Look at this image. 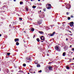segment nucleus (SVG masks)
Listing matches in <instances>:
<instances>
[{
	"label": "nucleus",
	"mask_w": 74,
	"mask_h": 74,
	"mask_svg": "<svg viewBox=\"0 0 74 74\" xmlns=\"http://www.w3.org/2000/svg\"><path fill=\"white\" fill-rule=\"evenodd\" d=\"M51 7L52 6H51V4H48V7L47 8L48 9V10H50V9H51Z\"/></svg>",
	"instance_id": "nucleus-1"
},
{
	"label": "nucleus",
	"mask_w": 74,
	"mask_h": 74,
	"mask_svg": "<svg viewBox=\"0 0 74 74\" xmlns=\"http://www.w3.org/2000/svg\"><path fill=\"white\" fill-rule=\"evenodd\" d=\"M55 48L56 50H57V51L60 50V47H58V46H56Z\"/></svg>",
	"instance_id": "nucleus-2"
},
{
	"label": "nucleus",
	"mask_w": 74,
	"mask_h": 74,
	"mask_svg": "<svg viewBox=\"0 0 74 74\" xmlns=\"http://www.w3.org/2000/svg\"><path fill=\"white\" fill-rule=\"evenodd\" d=\"M66 8L67 9H70L71 8V5H70V4H69L67 6H66Z\"/></svg>",
	"instance_id": "nucleus-3"
},
{
	"label": "nucleus",
	"mask_w": 74,
	"mask_h": 74,
	"mask_svg": "<svg viewBox=\"0 0 74 74\" xmlns=\"http://www.w3.org/2000/svg\"><path fill=\"white\" fill-rule=\"evenodd\" d=\"M55 34V32H53L52 34H48V36H53L54 34Z\"/></svg>",
	"instance_id": "nucleus-4"
},
{
	"label": "nucleus",
	"mask_w": 74,
	"mask_h": 74,
	"mask_svg": "<svg viewBox=\"0 0 74 74\" xmlns=\"http://www.w3.org/2000/svg\"><path fill=\"white\" fill-rule=\"evenodd\" d=\"M70 23V26H71V27L72 26H73V25H74V22H71Z\"/></svg>",
	"instance_id": "nucleus-5"
},
{
	"label": "nucleus",
	"mask_w": 74,
	"mask_h": 74,
	"mask_svg": "<svg viewBox=\"0 0 74 74\" xmlns=\"http://www.w3.org/2000/svg\"><path fill=\"white\" fill-rule=\"evenodd\" d=\"M49 70H52V67L49 66L48 67Z\"/></svg>",
	"instance_id": "nucleus-6"
},
{
	"label": "nucleus",
	"mask_w": 74,
	"mask_h": 74,
	"mask_svg": "<svg viewBox=\"0 0 74 74\" xmlns=\"http://www.w3.org/2000/svg\"><path fill=\"white\" fill-rule=\"evenodd\" d=\"M34 63L36 64H38V60H36L34 61Z\"/></svg>",
	"instance_id": "nucleus-7"
},
{
	"label": "nucleus",
	"mask_w": 74,
	"mask_h": 74,
	"mask_svg": "<svg viewBox=\"0 0 74 74\" xmlns=\"http://www.w3.org/2000/svg\"><path fill=\"white\" fill-rule=\"evenodd\" d=\"M19 41V38H16L14 39V41L16 42V41Z\"/></svg>",
	"instance_id": "nucleus-8"
},
{
	"label": "nucleus",
	"mask_w": 74,
	"mask_h": 74,
	"mask_svg": "<svg viewBox=\"0 0 74 74\" xmlns=\"http://www.w3.org/2000/svg\"><path fill=\"white\" fill-rule=\"evenodd\" d=\"M37 23H38V25H40V24L41 23V21H38Z\"/></svg>",
	"instance_id": "nucleus-9"
},
{
	"label": "nucleus",
	"mask_w": 74,
	"mask_h": 74,
	"mask_svg": "<svg viewBox=\"0 0 74 74\" xmlns=\"http://www.w3.org/2000/svg\"><path fill=\"white\" fill-rule=\"evenodd\" d=\"M18 72L21 73H23V71H21V70H20V71H18Z\"/></svg>",
	"instance_id": "nucleus-10"
},
{
	"label": "nucleus",
	"mask_w": 74,
	"mask_h": 74,
	"mask_svg": "<svg viewBox=\"0 0 74 74\" xmlns=\"http://www.w3.org/2000/svg\"><path fill=\"white\" fill-rule=\"evenodd\" d=\"M38 32L39 33H40L41 34H43V33H44V32H43L39 31Z\"/></svg>",
	"instance_id": "nucleus-11"
},
{
	"label": "nucleus",
	"mask_w": 74,
	"mask_h": 74,
	"mask_svg": "<svg viewBox=\"0 0 74 74\" xmlns=\"http://www.w3.org/2000/svg\"><path fill=\"white\" fill-rule=\"evenodd\" d=\"M36 40L38 42H39L40 41V39L39 38H36Z\"/></svg>",
	"instance_id": "nucleus-12"
},
{
	"label": "nucleus",
	"mask_w": 74,
	"mask_h": 74,
	"mask_svg": "<svg viewBox=\"0 0 74 74\" xmlns=\"http://www.w3.org/2000/svg\"><path fill=\"white\" fill-rule=\"evenodd\" d=\"M45 37L44 36H42L41 37H40V39L42 40V38H44Z\"/></svg>",
	"instance_id": "nucleus-13"
},
{
	"label": "nucleus",
	"mask_w": 74,
	"mask_h": 74,
	"mask_svg": "<svg viewBox=\"0 0 74 74\" xmlns=\"http://www.w3.org/2000/svg\"><path fill=\"white\" fill-rule=\"evenodd\" d=\"M40 65L39 64H37V67H40Z\"/></svg>",
	"instance_id": "nucleus-14"
},
{
	"label": "nucleus",
	"mask_w": 74,
	"mask_h": 74,
	"mask_svg": "<svg viewBox=\"0 0 74 74\" xmlns=\"http://www.w3.org/2000/svg\"><path fill=\"white\" fill-rule=\"evenodd\" d=\"M19 45V42H16V45Z\"/></svg>",
	"instance_id": "nucleus-15"
},
{
	"label": "nucleus",
	"mask_w": 74,
	"mask_h": 74,
	"mask_svg": "<svg viewBox=\"0 0 74 74\" xmlns=\"http://www.w3.org/2000/svg\"><path fill=\"white\" fill-rule=\"evenodd\" d=\"M65 53H66L65 52H64L63 53L62 56H65Z\"/></svg>",
	"instance_id": "nucleus-16"
},
{
	"label": "nucleus",
	"mask_w": 74,
	"mask_h": 74,
	"mask_svg": "<svg viewBox=\"0 0 74 74\" xmlns=\"http://www.w3.org/2000/svg\"><path fill=\"white\" fill-rule=\"evenodd\" d=\"M31 31H32V32H34V29L32 28L31 29Z\"/></svg>",
	"instance_id": "nucleus-17"
},
{
	"label": "nucleus",
	"mask_w": 74,
	"mask_h": 74,
	"mask_svg": "<svg viewBox=\"0 0 74 74\" xmlns=\"http://www.w3.org/2000/svg\"><path fill=\"white\" fill-rule=\"evenodd\" d=\"M26 64H23V67H25L26 66Z\"/></svg>",
	"instance_id": "nucleus-18"
},
{
	"label": "nucleus",
	"mask_w": 74,
	"mask_h": 74,
	"mask_svg": "<svg viewBox=\"0 0 74 74\" xmlns=\"http://www.w3.org/2000/svg\"><path fill=\"white\" fill-rule=\"evenodd\" d=\"M36 7V6H32L33 8H35Z\"/></svg>",
	"instance_id": "nucleus-19"
},
{
	"label": "nucleus",
	"mask_w": 74,
	"mask_h": 74,
	"mask_svg": "<svg viewBox=\"0 0 74 74\" xmlns=\"http://www.w3.org/2000/svg\"><path fill=\"white\" fill-rule=\"evenodd\" d=\"M10 54H11V53H7V55H8V56L10 55Z\"/></svg>",
	"instance_id": "nucleus-20"
},
{
	"label": "nucleus",
	"mask_w": 74,
	"mask_h": 74,
	"mask_svg": "<svg viewBox=\"0 0 74 74\" xmlns=\"http://www.w3.org/2000/svg\"><path fill=\"white\" fill-rule=\"evenodd\" d=\"M19 20H20V21H22V18L21 17H20L19 18Z\"/></svg>",
	"instance_id": "nucleus-21"
},
{
	"label": "nucleus",
	"mask_w": 74,
	"mask_h": 74,
	"mask_svg": "<svg viewBox=\"0 0 74 74\" xmlns=\"http://www.w3.org/2000/svg\"><path fill=\"white\" fill-rule=\"evenodd\" d=\"M28 60H29V62H31V61H32V59H31L30 58H29Z\"/></svg>",
	"instance_id": "nucleus-22"
},
{
	"label": "nucleus",
	"mask_w": 74,
	"mask_h": 74,
	"mask_svg": "<svg viewBox=\"0 0 74 74\" xmlns=\"http://www.w3.org/2000/svg\"><path fill=\"white\" fill-rule=\"evenodd\" d=\"M25 9H26L27 11H28V8H27V7H26L25 8Z\"/></svg>",
	"instance_id": "nucleus-23"
},
{
	"label": "nucleus",
	"mask_w": 74,
	"mask_h": 74,
	"mask_svg": "<svg viewBox=\"0 0 74 74\" xmlns=\"http://www.w3.org/2000/svg\"><path fill=\"white\" fill-rule=\"evenodd\" d=\"M54 26H55L54 25H51V28H52V27H54Z\"/></svg>",
	"instance_id": "nucleus-24"
},
{
	"label": "nucleus",
	"mask_w": 74,
	"mask_h": 74,
	"mask_svg": "<svg viewBox=\"0 0 74 74\" xmlns=\"http://www.w3.org/2000/svg\"><path fill=\"white\" fill-rule=\"evenodd\" d=\"M23 3L22 2V1H21L20 2V4L21 5L22 4H23Z\"/></svg>",
	"instance_id": "nucleus-25"
},
{
	"label": "nucleus",
	"mask_w": 74,
	"mask_h": 74,
	"mask_svg": "<svg viewBox=\"0 0 74 74\" xmlns=\"http://www.w3.org/2000/svg\"><path fill=\"white\" fill-rule=\"evenodd\" d=\"M41 72H42V70H40L38 71V73H41Z\"/></svg>",
	"instance_id": "nucleus-26"
},
{
	"label": "nucleus",
	"mask_w": 74,
	"mask_h": 74,
	"mask_svg": "<svg viewBox=\"0 0 74 74\" xmlns=\"http://www.w3.org/2000/svg\"><path fill=\"white\" fill-rule=\"evenodd\" d=\"M71 19L70 17H68V20H70Z\"/></svg>",
	"instance_id": "nucleus-27"
},
{
	"label": "nucleus",
	"mask_w": 74,
	"mask_h": 74,
	"mask_svg": "<svg viewBox=\"0 0 74 74\" xmlns=\"http://www.w3.org/2000/svg\"><path fill=\"white\" fill-rule=\"evenodd\" d=\"M69 68H70L68 66H66V69H69Z\"/></svg>",
	"instance_id": "nucleus-28"
},
{
	"label": "nucleus",
	"mask_w": 74,
	"mask_h": 74,
	"mask_svg": "<svg viewBox=\"0 0 74 74\" xmlns=\"http://www.w3.org/2000/svg\"><path fill=\"white\" fill-rule=\"evenodd\" d=\"M45 38V37L42 38V39H41V40H44V39Z\"/></svg>",
	"instance_id": "nucleus-29"
},
{
	"label": "nucleus",
	"mask_w": 74,
	"mask_h": 74,
	"mask_svg": "<svg viewBox=\"0 0 74 74\" xmlns=\"http://www.w3.org/2000/svg\"><path fill=\"white\" fill-rule=\"evenodd\" d=\"M69 13H70V12H67L66 13V15H69Z\"/></svg>",
	"instance_id": "nucleus-30"
},
{
	"label": "nucleus",
	"mask_w": 74,
	"mask_h": 74,
	"mask_svg": "<svg viewBox=\"0 0 74 74\" xmlns=\"http://www.w3.org/2000/svg\"><path fill=\"white\" fill-rule=\"evenodd\" d=\"M32 71V70L31 69H30H30H29V72H30V73H32V71Z\"/></svg>",
	"instance_id": "nucleus-31"
},
{
	"label": "nucleus",
	"mask_w": 74,
	"mask_h": 74,
	"mask_svg": "<svg viewBox=\"0 0 74 74\" xmlns=\"http://www.w3.org/2000/svg\"><path fill=\"white\" fill-rule=\"evenodd\" d=\"M43 11H46V9H43Z\"/></svg>",
	"instance_id": "nucleus-32"
},
{
	"label": "nucleus",
	"mask_w": 74,
	"mask_h": 74,
	"mask_svg": "<svg viewBox=\"0 0 74 74\" xmlns=\"http://www.w3.org/2000/svg\"><path fill=\"white\" fill-rule=\"evenodd\" d=\"M72 50L73 51H74V48H72Z\"/></svg>",
	"instance_id": "nucleus-33"
},
{
	"label": "nucleus",
	"mask_w": 74,
	"mask_h": 74,
	"mask_svg": "<svg viewBox=\"0 0 74 74\" xmlns=\"http://www.w3.org/2000/svg\"><path fill=\"white\" fill-rule=\"evenodd\" d=\"M26 59H27V60H29V58L27 57L26 58Z\"/></svg>",
	"instance_id": "nucleus-34"
},
{
	"label": "nucleus",
	"mask_w": 74,
	"mask_h": 74,
	"mask_svg": "<svg viewBox=\"0 0 74 74\" xmlns=\"http://www.w3.org/2000/svg\"><path fill=\"white\" fill-rule=\"evenodd\" d=\"M71 18H74V16H71Z\"/></svg>",
	"instance_id": "nucleus-35"
},
{
	"label": "nucleus",
	"mask_w": 74,
	"mask_h": 74,
	"mask_svg": "<svg viewBox=\"0 0 74 74\" xmlns=\"http://www.w3.org/2000/svg\"><path fill=\"white\" fill-rule=\"evenodd\" d=\"M51 63H52L50 62H49L48 64H51Z\"/></svg>",
	"instance_id": "nucleus-36"
},
{
	"label": "nucleus",
	"mask_w": 74,
	"mask_h": 74,
	"mask_svg": "<svg viewBox=\"0 0 74 74\" xmlns=\"http://www.w3.org/2000/svg\"><path fill=\"white\" fill-rule=\"evenodd\" d=\"M68 40V38H66V41H67Z\"/></svg>",
	"instance_id": "nucleus-37"
},
{
	"label": "nucleus",
	"mask_w": 74,
	"mask_h": 74,
	"mask_svg": "<svg viewBox=\"0 0 74 74\" xmlns=\"http://www.w3.org/2000/svg\"><path fill=\"white\" fill-rule=\"evenodd\" d=\"M34 37H35V35H34V36L33 38H34Z\"/></svg>",
	"instance_id": "nucleus-38"
},
{
	"label": "nucleus",
	"mask_w": 74,
	"mask_h": 74,
	"mask_svg": "<svg viewBox=\"0 0 74 74\" xmlns=\"http://www.w3.org/2000/svg\"><path fill=\"white\" fill-rule=\"evenodd\" d=\"M47 56H49V54H48L47 53Z\"/></svg>",
	"instance_id": "nucleus-39"
},
{
	"label": "nucleus",
	"mask_w": 74,
	"mask_h": 74,
	"mask_svg": "<svg viewBox=\"0 0 74 74\" xmlns=\"http://www.w3.org/2000/svg\"><path fill=\"white\" fill-rule=\"evenodd\" d=\"M69 32H70V33H71V31H69Z\"/></svg>",
	"instance_id": "nucleus-40"
},
{
	"label": "nucleus",
	"mask_w": 74,
	"mask_h": 74,
	"mask_svg": "<svg viewBox=\"0 0 74 74\" xmlns=\"http://www.w3.org/2000/svg\"><path fill=\"white\" fill-rule=\"evenodd\" d=\"M1 34H0V37H1Z\"/></svg>",
	"instance_id": "nucleus-41"
},
{
	"label": "nucleus",
	"mask_w": 74,
	"mask_h": 74,
	"mask_svg": "<svg viewBox=\"0 0 74 74\" xmlns=\"http://www.w3.org/2000/svg\"><path fill=\"white\" fill-rule=\"evenodd\" d=\"M65 23L66 22H63V23H62V24H63V23Z\"/></svg>",
	"instance_id": "nucleus-42"
},
{
	"label": "nucleus",
	"mask_w": 74,
	"mask_h": 74,
	"mask_svg": "<svg viewBox=\"0 0 74 74\" xmlns=\"http://www.w3.org/2000/svg\"><path fill=\"white\" fill-rule=\"evenodd\" d=\"M16 0H14V1H16Z\"/></svg>",
	"instance_id": "nucleus-43"
},
{
	"label": "nucleus",
	"mask_w": 74,
	"mask_h": 74,
	"mask_svg": "<svg viewBox=\"0 0 74 74\" xmlns=\"http://www.w3.org/2000/svg\"><path fill=\"white\" fill-rule=\"evenodd\" d=\"M72 47V45H71L70 46V47Z\"/></svg>",
	"instance_id": "nucleus-44"
},
{
	"label": "nucleus",
	"mask_w": 74,
	"mask_h": 74,
	"mask_svg": "<svg viewBox=\"0 0 74 74\" xmlns=\"http://www.w3.org/2000/svg\"><path fill=\"white\" fill-rule=\"evenodd\" d=\"M38 1H40V0H38Z\"/></svg>",
	"instance_id": "nucleus-45"
},
{
	"label": "nucleus",
	"mask_w": 74,
	"mask_h": 74,
	"mask_svg": "<svg viewBox=\"0 0 74 74\" xmlns=\"http://www.w3.org/2000/svg\"><path fill=\"white\" fill-rule=\"evenodd\" d=\"M34 73H36V72H35V71H34Z\"/></svg>",
	"instance_id": "nucleus-46"
},
{
	"label": "nucleus",
	"mask_w": 74,
	"mask_h": 74,
	"mask_svg": "<svg viewBox=\"0 0 74 74\" xmlns=\"http://www.w3.org/2000/svg\"><path fill=\"white\" fill-rule=\"evenodd\" d=\"M28 74H30V73H28Z\"/></svg>",
	"instance_id": "nucleus-47"
},
{
	"label": "nucleus",
	"mask_w": 74,
	"mask_h": 74,
	"mask_svg": "<svg viewBox=\"0 0 74 74\" xmlns=\"http://www.w3.org/2000/svg\"><path fill=\"white\" fill-rule=\"evenodd\" d=\"M69 31H70L69 30H68L67 31L68 32H69Z\"/></svg>",
	"instance_id": "nucleus-48"
},
{
	"label": "nucleus",
	"mask_w": 74,
	"mask_h": 74,
	"mask_svg": "<svg viewBox=\"0 0 74 74\" xmlns=\"http://www.w3.org/2000/svg\"><path fill=\"white\" fill-rule=\"evenodd\" d=\"M11 26V25H10L9 26Z\"/></svg>",
	"instance_id": "nucleus-49"
},
{
	"label": "nucleus",
	"mask_w": 74,
	"mask_h": 74,
	"mask_svg": "<svg viewBox=\"0 0 74 74\" xmlns=\"http://www.w3.org/2000/svg\"><path fill=\"white\" fill-rule=\"evenodd\" d=\"M1 71V68H0V71Z\"/></svg>",
	"instance_id": "nucleus-50"
},
{
	"label": "nucleus",
	"mask_w": 74,
	"mask_h": 74,
	"mask_svg": "<svg viewBox=\"0 0 74 74\" xmlns=\"http://www.w3.org/2000/svg\"><path fill=\"white\" fill-rule=\"evenodd\" d=\"M42 42H43V41H41Z\"/></svg>",
	"instance_id": "nucleus-51"
},
{
	"label": "nucleus",
	"mask_w": 74,
	"mask_h": 74,
	"mask_svg": "<svg viewBox=\"0 0 74 74\" xmlns=\"http://www.w3.org/2000/svg\"><path fill=\"white\" fill-rule=\"evenodd\" d=\"M40 12H41V10H40Z\"/></svg>",
	"instance_id": "nucleus-52"
},
{
	"label": "nucleus",
	"mask_w": 74,
	"mask_h": 74,
	"mask_svg": "<svg viewBox=\"0 0 74 74\" xmlns=\"http://www.w3.org/2000/svg\"><path fill=\"white\" fill-rule=\"evenodd\" d=\"M3 7H5V5H4L3 6Z\"/></svg>",
	"instance_id": "nucleus-53"
},
{
	"label": "nucleus",
	"mask_w": 74,
	"mask_h": 74,
	"mask_svg": "<svg viewBox=\"0 0 74 74\" xmlns=\"http://www.w3.org/2000/svg\"><path fill=\"white\" fill-rule=\"evenodd\" d=\"M73 60H74V58H73Z\"/></svg>",
	"instance_id": "nucleus-54"
},
{
	"label": "nucleus",
	"mask_w": 74,
	"mask_h": 74,
	"mask_svg": "<svg viewBox=\"0 0 74 74\" xmlns=\"http://www.w3.org/2000/svg\"><path fill=\"white\" fill-rule=\"evenodd\" d=\"M31 0V1H33V0Z\"/></svg>",
	"instance_id": "nucleus-55"
},
{
	"label": "nucleus",
	"mask_w": 74,
	"mask_h": 74,
	"mask_svg": "<svg viewBox=\"0 0 74 74\" xmlns=\"http://www.w3.org/2000/svg\"><path fill=\"white\" fill-rule=\"evenodd\" d=\"M48 5V4L46 5V6H47Z\"/></svg>",
	"instance_id": "nucleus-56"
},
{
	"label": "nucleus",
	"mask_w": 74,
	"mask_h": 74,
	"mask_svg": "<svg viewBox=\"0 0 74 74\" xmlns=\"http://www.w3.org/2000/svg\"><path fill=\"white\" fill-rule=\"evenodd\" d=\"M24 33H26V32L25 31Z\"/></svg>",
	"instance_id": "nucleus-57"
},
{
	"label": "nucleus",
	"mask_w": 74,
	"mask_h": 74,
	"mask_svg": "<svg viewBox=\"0 0 74 74\" xmlns=\"http://www.w3.org/2000/svg\"><path fill=\"white\" fill-rule=\"evenodd\" d=\"M71 53H73V52H71Z\"/></svg>",
	"instance_id": "nucleus-58"
},
{
	"label": "nucleus",
	"mask_w": 74,
	"mask_h": 74,
	"mask_svg": "<svg viewBox=\"0 0 74 74\" xmlns=\"http://www.w3.org/2000/svg\"><path fill=\"white\" fill-rule=\"evenodd\" d=\"M69 62H71V60H70V61H69Z\"/></svg>",
	"instance_id": "nucleus-59"
},
{
	"label": "nucleus",
	"mask_w": 74,
	"mask_h": 74,
	"mask_svg": "<svg viewBox=\"0 0 74 74\" xmlns=\"http://www.w3.org/2000/svg\"><path fill=\"white\" fill-rule=\"evenodd\" d=\"M69 52L70 53V52H71V51H70Z\"/></svg>",
	"instance_id": "nucleus-60"
},
{
	"label": "nucleus",
	"mask_w": 74,
	"mask_h": 74,
	"mask_svg": "<svg viewBox=\"0 0 74 74\" xmlns=\"http://www.w3.org/2000/svg\"><path fill=\"white\" fill-rule=\"evenodd\" d=\"M71 59H70L69 60H71Z\"/></svg>",
	"instance_id": "nucleus-61"
},
{
	"label": "nucleus",
	"mask_w": 74,
	"mask_h": 74,
	"mask_svg": "<svg viewBox=\"0 0 74 74\" xmlns=\"http://www.w3.org/2000/svg\"><path fill=\"white\" fill-rule=\"evenodd\" d=\"M23 30H24V28L23 29Z\"/></svg>",
	"instance_id": "nucleus-62"
},
{
	"label": "nucleus",
	"mask_w": 74,
	"mask_h": 74,
	"mask_svg": "<svg viewBox=\"0 0 74 74\" xmlns=\"http://www.w3.org/2000/svg\"><path fill=\"white\" fill-rule=\"evenodd\" d=\"M64 25H62V26H63Z\"/></svg>",
	"instance_id": "nucleus-63"
},
{
	"label": "nucleus",
	"mask_w": 74,
	"mask_h": 74,
	"mask_svg": "<svg viewBox=\"0 0 74 74\" xmlns=\"http://www.w3.org/2000/svg\"><path fill=\"white\" fill-rule=\"evenodd\" d=\"M11 74H12V73H11Z\"/></svg>",
	"instance_id": "nucleus-64"
}]
</instances>
